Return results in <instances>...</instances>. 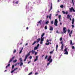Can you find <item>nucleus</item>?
<instances>
[{"mask_svg":"<svg viewBox=\"0 0 75 75\" xmlns=\"http://www.w3.org/2000/svg\"><path fill=\"white\" fill-rule=\"evenodd\" d=\"M19 60H20V62H19L18 63H16L15 64V66H16L17 65H19L20 64V67H21V66H23V62H22V61H23V60H22V58H21L20 59H19Z\"/></svg>","mask_w":75,"mask_h":75,"instance_id":"obj_1","label":"nucleus"},{"mask_svg":"<svg viewBox=\"0 0 75 75\" xmlns=\"http://www.w3.org/2000/svg\"><path fill=\"white\" fill-rule=\"evenodd\" d=\"M30 53H31V52L30 51L28 52V53L26 55L25 59L24 60V62L25 61H26V60H27V58H28V57L29 55H30Z\"/></svg>","mask_w":75,"mask_h":75,"instance_id":"obj_2","label":"nucleus"},{"mask_svg":"<svg viewBox=\"0 0 75 75\" xmlns=\"http://www.w3.org/2000/svg\"><path fill=\"white\" fill-rule=\"evenodd\" d=\"M61 44L62 45V46H61V48L60 50L62 51H63V50H64V44H63V41H62L61 42Z\"/></svg>","mask_w":75,"mask_h":75,"instance_id":"obj_3","label":"nucleus"},{"mask_svg":"<svg viewBox=\"0 0 75 75\" xmlns=\"http://www.w3.org/2000/svg\"><path fill=\"white\" fill-rule=\"evenodd\" d=\"M64 51H65V52L64 53V54H66V55H68V49L67 48H66L64 49Z\"/></svg>","mask_w":75,"mask_h":75,"instance_id":"obj_4","label":"nucleus"},{"mask_svg":"<svg viewBox=\"0 0 75 75\" xmlns=\"http://www.w3.org/2000/svg\"><path fill=\"white\" fill-rule=\"evenodd\" d=\"M69 10L70 11H73V12H75V10L73 7H71V8H69Z\"/></svg>","mask_w":75,"mask_h":75,"instance_id":"obj_5","label":"nucleus"},{"mask_svg":"<svg viewBox=\"0 0 75 75\" xmlns=\"http://www.w3.org/2000/svg\"><path fill=\"white\" fill-rule=\"evenodd\" d=\"M52 62V59H51V60H50L49 61V62L47 64V66H48V65H50V63H51V62Z\"/></svg>","mask_w":75,"mask_h":75,"instance_id":"obj_6","label":"nucleus"},{"mask_svg":"<svg viewBox=\"0 0 75 75\" xmlns=\"http://www.w3.org/2000/svg\"><path fill=\"white\" fill-rule=\"evenodd\" d=\"M14 58H15V56H13L12 58L10 59L9 62V63L10 62H10H12V61H13V59H14Z\"/></svg>","mask_w":75,"mask_h":75,"instance_id":"obj_7","label":"nucleus"},{"mask_svg":"<svg viewBox=\"0 0 75 75\" xmlns=\"http://www.w3.org/2000/svg\"><path fill=\"white\" fill-rule=\"evenodd\" d=\"M66 29H67V28L64 27L63 28V31L64 33H66Z\"/></svg>","mask_w":75,"mask_h":75,"instance_id":"obj_8","label":"nucleus"},{"mask_svg":"<svg viewBox=\"0 0 75 75\" xmlns=\"http://www.w3.org/2000/svg\"><path fill=\"white\" fill-rule=\"evenodd\" d=\"M51 57H52V56H49L48 57V58L47 59V61H50V60H51Z\"/></svg>","mask_w":75,"mask_h":75,"instance_id":"obj_9","label":"nucleus"},{"mask_svg":"<svg viewBox=\"0 0 75 75\" xmlns=\"http://www.w3.org/2000/svg\"><path fill=\"white\" fill-rule=\"evenodd\" d=\"M49 30L50 31H53V27H52V26H50Z\"/></svg>","mask_w":75,"mask_h":75,"instance_id":"obj_10","label":"nucleus"},{"mask_svg":"<svg viewBox=\"0 0 75 75\" xmlns=\"http://www.w3.org/2000/svg\"><path fill=\"white\" fill-rule=\"evenodd\" d=\"M72 32H73V31L72 30H71L70 32V33H69V35L70 37H71V35L72 33Z\"/></svg>","mask_w":75,"mask_h":75,"instance_id":"obj_11","label":"nucleus"},{"mask_svg":"<svg viewBox=\"0 0 75 75\" xmlns=\"http://www.w3.org/2000/svg\"><path fill=\"white\" fill-rule=\"evenodd\" d=\"M44 38H45V37L42 38V37H41V38H40L41 41H44Z\"/></svg>","mask_w":75,"mask_h":75,"instance_id":"obj_12","label":"nucleus"},{"mask_svg":"<svg viewBox=\"0 0 75 75\" xmlns=\"http://www.w3.org/2000/svg\"><path fill=\"white\" fill-rule=\"evenodd\" d=\"M8 64H8V65L6 67V68H8V67H10V63L9 62Z\"/></svg>","mask_w":75,"mask_h":75,"instance_id":"obj_13","label":"nucleus"},{"mask_svg":"<svg viewBox=\"0 0 75 75\" xmlns=\"http://www.w3.org/2000/svg\"><path fill=\"white\" fill-rule=\"evenodd\" d=\"M38 60V56H37L36 57V59L34 60V62H35V61H37Z\"/></svg>","mask_w":75,"mask_h":75,"instance_id":"obj_14","label":"nucleus"},{"mask_svg":"<svg viewBox=\"0 0 75 75\" xmlns=\"http://www.w3.org/2000/svg\"><path fill=\"white\" fill-rule=\"evenodd\" d=\"M40 38H38L37 40V41H36V42H37V43L39 42H40Z\"/></svg>","mask_w":75,"mask_h":75,"instance_id":"obj_15","label":"nucleus"},{"mask_svg":"<svg viewBox=\"0 0 75 75\" xmlns=\"http://www.w3.org/2000/svg\"><path fill=\"white\" fill-rule=\"evenodd\" d=\"M58 45H56V50L57 51V50H58Z\"/></svg>","mask_w":75,"mask_h":75,"instance_id":"obj_16","label":"nucleus"},{"mask_svg":"<svg viewBox=\"0 0 75 75\" xmlns=\"http://www.w3.org/2000/svg\"><path fill=\"white\" fill-rule=\"evenodd\" d=\"M52 3H51V6H50V8L51 10H52Z\"/></svg>","mask_w":75,"mask_h":75,"instance_id":"obj_17","label":"nucleus"},{"mask_svg":"<svg viewBox=\"0 0 75 75\" xmlns=\"http://www.w3.org/2000/svg\"><path fill=\"white\" fill-rule=\"evenodd\" d=\"M38 49V47H37V46H35L34 48V50H37Z\"/></svg>","mask_w":75,"mask_h":75,"instance_id":"obj_18","label":"nucleus"},{"mask_svg":"<svg viewBox=\"0 0 75 75\" xmlns=\"http://www.w3.org/2000/svg\"><path fill=\"white\" fill-rule=\"evenodd\" d=\"M37 42V41H35L32 44V45H34Z\"/></svg>","mask_w":75,"mask_h":75,"instance_id":"obj_19","label":"nucleus"},{"mask_svg":"<svg viewBox=\"0 0 75 75\" xmlns=\"http://www.w3.org/2000/svg\"><path fill=\"white\" fill-rule=\"evenodd\" d=\"M59 21H61V15H59Z\"/></svg>","mask_w":75,"mask_h":75,"instance_id":"obj_20","label":"nucleus"},{"mask_svg":"<svg viewBox=\"0 0 75 75\" xmlns=\"http://www.w3.org/2000/svg\"><path fill=\"white\" fill-rule=\"evenodd\" d=\"M51 15H52L51 14H50V16H49V18H50V20H51Z\"/></svg>","mask_w":75,"mask_h":75,"instance_id":"obj_21","label":"nucleus"},{"mask_svg":"<svg viewBox=\"0 0 75 75\" xmlns=\"http://www.w3.org/2000/svg\"><path fill=\"white\" fill-rule=\"evenodd\" d=\"M41 22H42V20H40V21H39L38 22V24H40V25H41Z\"/></svg>","mask_w":75,"mask_h":75,"instance_id":"obj_22","label":"nucleus"},{"mask_svg":"<svg viewBox=\"0 0 75 75\" xmlns=\"http://www.w3.org/2000/svg\"><path fill=\"white\" fill-rule=\"evenodd\" d=\"M58 23H54V25H55V26H57L58 25Z\"/></svg>","mask_w":75,"mask_h":75,"instance_id":"obj_23","label":"nucleus"},{"mask_svg":"<svg viewBox=\"0 0 75 75\" xmlns=\"http://www.w3.org/2000/svg\"><path fill=\"white\" fill-rule=\"evenodd\" d=\"M69 18H70V16L69 15H67V18L69 19Z\"/></svg>","mask_w":75,"mask_h":75,"instance_id":"obj_24","label":"nucleus"},{"mask_svg":"<svg viewBox=\"0 0 75 75\" xmlns=\"http://www.w3.org/2000/svg\"><path fill=\"white\" fill-rule=\"evenodd\" d=\"M54 23H58V21L57 20V19H56L55 20Z\"/></svg>","mask_w":75,"mask_h":75,"instance_id":"obj_25","label":"nucleus"},{"mask_svg":"<svg viewBox=\"0 0 75 75\" xmlns=\"http://www.w3.org/2000/svg\"><path fill=\"white\" fill-rule=\"evenodd\" d=\"M45 34V33H43V34L41 36V37H44V35Z\"/></svg>","mask_w":75,"mask_h":75,"instance_id":"obj_26","label":"nucleus"},{"mask_svg":"<svg viewBox=\"0 0 75 75\" xmlns=\"http://www.w3.org/2000/svg\"><path fill=\"white\" fill-rule=\"evenodd\" d=\"M31 52L33 54H34V52H35V51H34V50H32Z\"/></svg>","mask_w":75,"mask_h":75,"instance_id":"obj_27","label":"nucleus"},{"mask_svg":"<svg viewBox=\"0 0 75 75\" xmlns=\"http://www.w3.org/2000/svg\"><path fill=\"white\" fill-rule=\"evenodd\" d=\"M50 44V42H49L47 43H46L45 44H46V45H49V44Z\"/></svg>","mask_w":75,"mask_h":75,"instance_id":"obj_28","label":"nucleus"},{"mask_svg":"<svg viewBox=\"0 0 75 75\" xmlns=\"http://www.w3.org/2000/svg\"><path fill=\"white\" fill-rule=\"evenodd\" d=\"M45 30H47V26L46 25L45 27Z\"/></svg>","mask_w":75,"mask_h":75,"instance_id":"obj_29","label":"nucleus"},{"mask_svg":"<svg viewBox=\"0 0 75 75\" xmlns=\"http://www.w3.org/2000/svg\"><path fill=\"white\" fill-rule=\"evenodd\" d=\"M70 45H72V40H70Z\"/></svg>","mask_w":75,"mask_h":75,"instance_id":"obj_30","label":"nucleus"},{"mask_svg":"<svg viewBox=\"0 0 75 75\" xmlns=\"http://www.w3.org/2000/svg\"><path fill=\"white\" fill-rule=\"evenodd\" d=\"M47 58H48V56L46 55L45 58V59H47Z\"/></svg>","mask_w":75,"mask_h":75,"instance_id":"obj_31","label":"nucleus"},{"mask_svg":"<svg viewBox=\"0 0 75 75\" xmlns=\"http://www.w3.org/2000/svg\"><path fill=\"white\" fill-rule=\"evenodd\" d=\"M51 24H54V21H52L51 22Z\"/></svg>","mask_w":75,"mask_h":75,"instance_id":"obj_32","label":"nucleus"},{"mask_svg":"<svg viewBox=\"0 0 75 75\" xmlns=\"http://www.w3.org/2000/svg\"><path fill=\"white\" fill-rule=\"evenodd\" d=\"M48 23H49V21H47L46 22V23H45V24H48Z\"/></svg>","mask_w":75,"mask_h":75,"instance_id":"obj_33","label":"nucleus"},{"mask_svg":"<svg viewBox=\"0 0 75 75\" xmlns=\"http://www.w3.org/2000/svg\"><path fill=\"white\" fill-rule=\"evenodd\" d=\"M60 7H61V8H63V7H64V5H62L60 6Z\"/></svg>","mask_w":75,"mask_h":75,"instance_id":"obj_34","label":"nucleus"},{"mask_svg":"<svg viewBox=\"0 0 75 75\" xmlns=\"http://www.w3.org/2000/svg\"><path fill=\"white\" fill-rule=\"evenodd\" d=\"M14 65H13L12 67V69H14Z\"/></svg>","mask_w":75,"mask_h":75,"instance_id":"obj_35","label":"nucleus"},{"mask_svg":"<svg viewBox=\"0 0 75 75\" xmlns=\"http://www.w3.org/2000/svg\"><path fill=\"white\" fill-rule=\"evenodd\" d=\"M72 2L73 3V5H74V0H71Z\"/></svg>","mask_w":75,"mask_h":75,"instance_id":"obj_36","label":"nucleus"},{"mask_svg":"<svg viewBox=\"0 0 75 75\" xmlns=\"http://www.w3.org/2000/svg\"><path fill=\"white\" fill-rule=\"evenodd\" d=\"M71 27H72V28H74V27H75V26L74 25H72Z\"/></svg>","mask_w":75,"mask_h":75,"instance_id":"obj_37","label":"nucleus"},{"mask_svg":"<svg viewBox=\"0 0 75 75\" xmlns=\"http://www.w3.org/2000/svg\"><path fill=\"white\" fill-rule=\"evenodd\" d=\"M18 69V68H15L13 70L14 71H16V69Z\"/></svg>","mask_w":75,"mask_h":75,"instance_id":"obj_38","label":"nucleus"},{"mask_svg":"<svg viewBox=\"0 0 75 75\" xmlns=\"http://www.w3.org/2000/svg\"><path fill=\"white\" fill-rule=\"evenodd\" d=\"M13 53H16V50H15L13 51Z\"/></svg>","mask_w":75,"mask_h":75,"instance_id":"obj_39","label":"nucleus"},{"mask_svg":"<svg viewBox=\"0 0 75 75\" xmlns=\"http://www.w3.org/2000/svg\"><path fill=\"white\" fill-rule=\"evenodd\" d=\"M53 53V51H51L50 52V54H51Z\"/></svg>","mask_w":75,"mask_h":75,"instance_id":"obj_40","label":"nucleus"},{"mask_svg":"<svg viewBox=\"0 0 75 75\" xmlns=\"http://www.w3.org/2000/svg\"><path fill=\"white\" fill-rule=\"evenodd\" d=\"M17 60H14L13 61V62H17Z\"/></svg>","mask_w":75,"mask_h":75,"instance_id":"obj_41","label":"nucleus"},{"mask_svg":"<svg viewBox=\"0 0 75 75\" xmlns=\"http://www.w3.org/2000/svg\"><path fill=\"white\" fill-rule=\"evenodd\" d=\"M39 46H40V44H38L37 46V47H38H38H39Z\"/></svg>","mask_w":75,"mask_h":75,"instance_id":"obj_42","label":"nucleus"},{"mask_svg":"<svg viewBox=\"0 0 75 75\" xmlns=\"http://www.w3.org/2000/svg\"><path fill=\"white\" fill-rule=\"evenodd\" d=\"M75 21V20L74 19V18H73L72 19V22H74Z\"/></svg>","mask_w":75,"mask_h":75,"instance_id":"obj_43","label":"nucleus"},{"mask_svg":"<svg viewBox=\"0 0 75 75\" xmlns=\"http://www.w3.org/2000/svg\"><path fill=\"white\" fill-rule=\"evenodd\" d=\"M29 58L30 59H32V56H30L29 57Z\"/></svg>","mask_w":75,"mask_h":75,"instance_id":"obj_44","label":"nucleus"},{"mask_svg":"<svg viewBox=\"0 0 75 75\" xmlns=\"http://www.w3.org/2000/svg\"><path fill=\"white\" fill-rule=\"evenodd\" d=\"M70 32V30H69V29L68 30V33H69Z\"/></svg>","mask_w":75,"mask_h":75,"instance_id":"obj_45","label":"nucleus"},{"mask_svg":"<svg viewBox=\"0 0 75 75\" xmlns=\"http://www.w3.org/2000/svg\"><path fill=\"white\" fill-rule=\"evenodd\" d=\"M33 73V72H31L30 73L28 74V75H31Z\"/></svg>","mask_w":75,"mask_h":75,"instance_id":"obj_46","label":"nucleus"},{"mask_svg":"<svg viewBox=\"0 0 75 75\" xmlns=\"http://www.w3.org/2000/svg\"><path fill=\"white\" fill-rule=\"evenodd\" d=\"M22 50H21L19 52V54H21V52H22Z\"/></svg>","mask_w":75,"mask_h":75,"instance_id":"obj_47","label":"nucleus"},{"mask_svg":"<svg viewBox=\"0 0 75 75\" xmlns=\"http://www.w3.org/2000/svg\"><path fill=\"white\" fill-rule=\"evenodd\" d=\"M72 49H74L75 48V47L74 46H72Z\"/></svg>","mask_w":75,"mask_h":75,"instance_id":"obj_48","label":"nucleus"},{"mask_svg":"<svg viewBox=\"0 0 75 75\" xmlns=\"http://www.w3.org/2000/svg\"><path fill=\"white\" fill-rule=\"evenodd\" d=\"M62 37H61L60 38V40L62 41Z\"/></svg>","mask_w":75,"mask_h":75,"instance_id":"obj_49","label":"nucleus"},{"mask_svg":"<svg viewBox=\"0 0 75 75\" xmlns=\"http://www.w3.org/2000/svg\"><path fill=\"white\" fill-rule=\"evenodd\" d=\"M62 13H63V14H65V11H62Z\"/></svg>","mask_w":75,"mask_h":75,"instance_id":"obj_50","label":"nucleus"},{"mask_svg":"<svg viewBox=\"0 0 75 75\" xmlns=\"http://www.w3.org/2000/svg\"><path fill=\"white\" fill-rule=\"evenodd\" d=\"M15 3L16 4H18V1H17L15 2Z\"/></svg>","mask_w":75,"mask_h":75,"instance_id":"obj_51","label":"nucleus"},{"mask_svg":"<svg viewBox=\"0 0 75 75\" xmlns=\"http://www.w3.org/2000/svg\"><path fill=\"white\" fill-rule=\"evenodd\" d=\"M47 42H49V40H48V39H47L46 40Z\"/></svg>","mask_w":75,"mask_h":75,"instance_id":"obj_52","label":"nucleus"},{"mask_svg":"<svg viewBox=\"0 0 75 75\" xmlns=\"http://www.w3.org/2000/svg\"><path fill=\"white\" fill-rule=\"evenodd\" d=\"M14 70H13L11 71V73H13V72H14Z\"/></svg>","mask_w":75,"mask_h":75,"instance_id":"obj_53","label":"nucleus"},{"mask_svg":"<svg viewBox=\"0 0 75 75\" xmlns=\"http://www.w3.org/2000/svg\"><path fill=\"white\" fill-rule=\"evenodd\" d=\"M65 14H68V11H66L65 12Z\"/></svg>","mask_w":75,"mask_h":75,"instance_id":"obj_54","label":"nucleus"},{"mask_svg":"<svg viewBox=\"0 0 75 75\" xmlns=\"http://www.w3.org/2000/svg\"><path fill=\"white\" fill-rule=\"evenodd\" d=\"M37 52H35V55H37Z\"/></svg>","mask_w":75,"mask_h":75,"instance_id":"obj_55","label":"nucleus"},{"mask_svg":"<svg viewBox=\"0 0 75 75\" xmlns=\"http://www.w3.org/2000/svg\"><path fill=\"white\" fill-rule=\"evenodd\" d=\"M40 44H42V41H40Z\"/></svg>","mask_w":75,"mask_h":75,"instance_id":"obj_56","label":"nucleus"},{"mask_svg":"<svg viewBox=\"0 0 75 75\" xmlns=\"http://www.w3.org/2000/svg\"><path fill=\"white\" fill-rule=\"evenodd\" d=\"M30 62H31V61H29L28 62V64H30Z\"/></svg>","mask_w":75,"mask_h":75,"instance_id":"obj_57","label":"nucleus"},{"mask_svg":"<svg viewBox=\"0 0 75 75\" xmlns=\"http://www.w3.org/2000/svg\"><path fill=\"white\" fill-rule=\"evenodd\" d=\"M37 74H38V73H37V72H36L35 73V75H37Z\"/></svg>","mask_w":75,"mask_h":75,"instance_id":"obj_58","label":"nucleus"},{"mask_svg":"<svg viewBox=\"0 0 75 75\" xmlns=\"http://www.w3.org/2000/svg\"><path fill=\"white\" fill-rule=\"evenodd\" d=\"M59 1H61V0H58L57 1V2H58V3H59Z\"/></svg>","mask_w":75,"mask_h":75,"instance_id":"obj_59","label":"nucleus"},{"mask_svg":"<svg viewBox=\"0 0 75 75\" xmlns=\"http://www.w3.org/2000/svg\"><path fill=\"white\" fill-rule=\"evenodd\" d=\"M24 49V48L23 47H22V49L21 50H22V51H23V50Z\"/></svg>","mask_w":75,"mask_h":75,"instance_id":"obj_60","label":"nucleus"},{"mask_svg":"<svg viewBox=\"0 0 75 75\" xmlns=\"http://www.w3.org/2000/svg\"><path fill=\"white\" fill-rule=\"evenodd\" d=\"M74 24V22H72V24L73 25Z\"/></svg>","mask_w":75,"mask_h":75,"instance_id":"obj_61","label":"nucleus"},{"mask_svg":"<svg viewBox=\"0 0 75 75\" xmlns=\"http://www.w3.org/2000/svg\"><path fill=\"white\" fill-rule=\"evenodd\" d=\"M69 20H70V21H71L72 20V19H71V18H70Z\"/></svg>","mask_w":75,"mask_h":75,"instance_id":"obj_62","label":"nucleus"},{"mask_svg":"<svg viewBox=\"0 0 75 75\" xmlns=\"http://www.w3.org/2000/svg\"><path fill=\"white\" fill-rule=\"evenodd\" d=\"M48 17H49V16H47V18H48Z\"/></svg>","mask_w":75,"mask_h":75,"instance_id":"obj_63","label":"nucleus"},{"mask_svg":"<svg viewBox=\"0 0 75 75\" xmlns=\"http://www.w3.org/2000/svg\"><path fill=\"white\" fill-rule=\"evenodd\" d=\"M44 55H43L42 56V57L43 58V57H44Z\"/></svg>","mask_w":75,"mask_h":75,"instance_id":"obj_64","label":"nucleus"}]
</instances>
